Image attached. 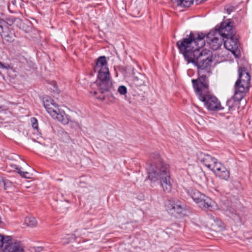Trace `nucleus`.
<instances>
[{"mask_svg":"<svg viewBox=\"0 0 252 252\" xmlns=\"http://www.w3.org/2000/svg\"><path fill=\"white\" fill-rule=\"evenodd\" d=\"M147 172L148 178L152 182L160 181V186L164 192L168 193L171 191L169 166L163 162L158 153H154L151 155Z\"/></svg>","mask_w":252,"mask_h":252,"instance_id":"f257e3e1","label":"nucleus"},{"mask_svg":"<svg viewBox=\"0 0 252 252\" xmlns=\"http://www.w3.org/2000/svg\"><path fill=\"white\" fill-rule=\"evenodd\" d=\"M94 70L98 73V80L94 82L91 86L92 88L97 87V89L90 93L96 95L99 94H104L105 92L113 91L114 88L112 81L110 77L106 58L105 56H101L97 59Z\"/></svg>","mask_w":252,"mask_h":252,"instance_id":"f03ea898","label":"nucleus"},{"mask_svg":"<svg viewBox=\"0 0 252 252\" xmlns=\"http://www.w3.org/2000/svg\"><path fill=\"white\" fill-rule=\"evenodd\" d=\"M192 83L198 99L204 102L208 110L219 111L223 109L218 98L210 94L208 82L197 83V80H192Z\"/></svg>","mask_w":252,"mask_h":252,"instance_id":"7ed1b4c3","label":"nucleus"},{"mask_svg":"<svg viewBox=\"0 0 252 252\" xmlns=\"http://www.w3.org/2000/svg\"><path fill=\"white\" fill-rule=\"evenodd\" d=\"M204 37L205 35L203 33L196 35L190 32L188 37L184 38L177 42L180 53L183 54L186 61L192 56L195 47H203L205 45Z\"/></svg>","mask_w":252,"mask_h":252,"instance_id":"20e7f679","label":"nucleus"},{"mask_svg":"<svg viewBox=\"0 0 252 252\" xmlns=\"http://www.w3.org/2000/svg\"><path fill=\"white\" fill-rule=\"evenodd\" d=\"M239 77L235 84L234 99L240 101L245 96L250 87L251 76L244 67L238 69Z\"/></svg>","mask_w":252,"mask_h":252,"instance_id":"39448f33","label":"nucleus"},{"mask_svg":"<svg viewBox=\"0 0 252 252\" xmlns=\"http://www.w3.org/2000/svg\"><path fill=\"white\" fill-rule=\"evenodd\" d=\"M42 102L47 112L54 118L64 125L67 124L69 120L64 112L59 108V105L49 96L43 97Z\"/></svg>","mask_w":252,"mask_h":252,"instance_id":"423d86ee","label":"nucleus"},{"mask_svg":"<svg viewBox=\"0 0 252 252\" xmlns=\"http://www.w3.org/2000/svg\"><path fill=\"white\" fill-rule=\"evenodd\" d=\"M212 62V59H208L192 63L197 66L198 78L196 79L197 83L208 82L207 78L211 73L210 66Z\"/></svg>","mask_w":252,"mask_h":252,"instance_id":"0eeeda50","label":"nucleus"},{"mask_svg":"<svg viewBox=\"0 0 252 252\" xmlns=\"http://www.w3.org/2000/svg\"><path fill=\"white\" fill-rule=\"evenodd\" d=\"M202 47H195V51L192 53V56L187 61L188 63H196L197 61L212 59L213 54L212 52L207 49H201Z\"/></svg>","mask_w":252,"mask_h":252,"instance_id":"6e6552de","label":"nucleus"},{"mask_svg":"<svg viewBox=\"0 0 252 252\" xmlns=\"http://www.w3.org/2000/svg\"><path fill=\"white\" fill-rule=\"evenodd\" d=\"M206 38L210 48L214 50H218L224 41V39L220 37V34L213 31H210L208 33Z\"/></svg>","mask_w":252,"mask_h":252,"instance_id":"1a4fd4ad","label":"nucleus"},{"mask_svg":"<svg viewBox=\"0 0 252 252\" xmlns=\"http://www.w3.org/2000/svg\"><path fill=\"white\" fill-rule=\"evenodd\" d=\"M215 31L219 33L220 37L225 38L235 36L232 26L230 22L226 21L222 22L219 29Z\"/></svg>","mask_w":252,"mask_h":252,"instance_id":"9d476101","label":"nucleus"},{"mask_svg":"<svg viewBox=\"0 0 252 252\" xmlns=\"http://www.w3.org/2000/svg\"><path fill=\"white\" fill-rule=\"evenodd\" d=\"M219 178L227 180L230 176L229 171L218 160L211 169Z\"/></svg>","mask_w":252,"mask_h":252,"instance_id":"9b49d317","label":"nucleus"},{"mask_svg":"<svg viewBox=\"0 0 252 252\" xmlns=\"http://www.w3.org/2000/svg\"><path fill=\"white\" fill-rule=\"evenodd\" d=\"M197 159L200 162L210 170L218 160L211 155L203 152H200L197 154Z\"/></svg>","mask_w":252,"mask_h":252,"instance_id":"f8f14e48","label":"nucleus"},{"mask_svg":"<svg viewBox=\"0 0 252 252\" xmlns=\"http://www.w3.org/2000/svg\"><path fill=\"white\" fill-rule=\"evenodd\" d=\"M223 43L225 48L235 55L239 47L238 38L235 36L228 37L225 40H224Z\"/></svg>","mask_w":252,"mask_h":252,"instance_id":"ddd939ff","label":"nucleus"},{"mask_svg":"<svg viewBox=\"0 0 252 252\" xmlns=\"http://www.w3.org/2000/svg\"><path fill=\"white\" fill-rule=\"evenodd\" d=\"M167 206L172 213L181 214L185 210L184 204L179 200H170Z\"/></svg>","mask_w":252,"mask_h":252,"instance_id":"4468645a","label":"nucleus"},{"mask_svg":"<svg viewBox=\"0 0 252 252\" xmlns=\"http://www.w3.org/2000/svg\"><path fill=\"white\" fill-rule=\"evenodd\" d=\"M198 207L202 209H210L212 210L214 202L212 200L203 194L202 196L196 202Z\"/></svg>","mask_w":252,"mask_h":252,"instance_id":"2eb2a0df","label":"nucleus"},{"mask_svg":"<svg viewBox=\"0 0 252 252\" xmlns=\"http://www.w3.org/2000/svg\"><path fill=\"white\" fill-rule=\"evenodd\" d=\"M1 252H24V247L20 242H11Z\"/></svg>","mask_w":252,"mask_h":252,"instance_id":"dca6fc26","label":"nucleus"},{"mask_svg":"<svg viewBox=\"0 0 252 252\" xmlns=\"http://www.w3.org/2000/svg\"><path fill=\"white\" fill-rule=\"evenodd\" d=\"M112 92V91L105 92L104 94H100L98 96H96V98L106 103H113L115 98L113 95Z\"/></svg>","mask_w":252,"mask_h":252,"instance_id":"f3484780","label":"nucleus"},{"mask_svg":"<svg viewBox=\"0 0 252 252\" xmlns=\"http://www.w3.org/2000/svg\"><path fill=\"white\" fill-rule=\"evenodd\" d=\"M187 192L196 203L201 198L203 194L198 190L192 188L187 189Z\"/></svg>","mask_w":252,"mask_h":252,"instance_id":"a211bd4d","label":"nucleus"},{"mask_svg":"<svg viewBox=\"0 0 252 252\" xmlns=\"http://www.w3.org/2000/svg\"><path fill=\"white\" fill-rule=\"evenodd\" d=\"M146 77L142 74L139 73L132 77V84L136 86H141L145 84Z\"/></svg>","mask_w":252,"mask_h":252,"instance_id":"6ab92c4d","label":"nucleus"},{"mask_svg":"<svg viewBox=\"0 0 252 252\" xmlns=\"http://www.w3.org/2000/svg\"><path fill=\"white\" fill-rule=\"evenodd\" d=\"M11 242L10 236L0 234V249L6 247Z\"/></svg>","mask_w":252,"mask_h":252,"instance_id":"aec40b11","label":"nucleus"},{"mask_svg":"<svg viewBox=\"0 0 252 252\" xmlns=\"http://www.w3.org/2000/svg\"><path fill=\"white\" fill-rule=\"evenodd\" d=\"M25 223L30 227H35L37 224L36 219L32 216L27 217L25 219Z\"/></svg>","mask_w":252,"mask_h":252,"instance_id":"412c9836","label":"nucleus"},{"mask_svg":"<svg viewBox=\"0 0 252 252\" xmlns=\"http://www.w3.org/2000/svg\"><path fill=\"white\" fill-rule=\"evenodd\" d=\"M74 240L75 236L74 235L67 234L62 238L61 242L63 245H66Z\"/></svg>","mask_w":252,"mask_h":252,"instance_id":"4be33fe9","label":"nucleus"},{"mask_svg":"<svg viewBox=\"0 0 252 252\" xmlns=\"http://www.w3.org/2000/svg\"><path fill=\"white\" fill-rule=\"evenodd\" d=\"M13 167L17 170V172L21 176L26 178H30L31 174L28 171H23L21 170V168H19L17 165H14Z\"/></svg>","mask_w":252,"mask_h":252,"instance_id":"5701e85b","label":"nucleus"},{"mask_svg":"<svg viewBox=\"0 0 252 252\" xmlns=\"http://www.w3.org/2000/svg\"><path fill=\"white\" fill-rule=\"evenodd\" d=\"M178 4L184 7H189L193 3V0H177Z\"/></svg>","mask_w":252,"mask_h":252,"instance_id":"b1692460","label":"nucleus"},{"mask_svg":"<svg viewBox=\"0 0 252 252\" xmlns=\"http://www.w3.org/2000/svg\"><path fill=\"white\" fill-rule=\"evenodd\" d=\"M238 101L234 99V97L233 98H231L228 99L226 102V105L228 107V110L230 111L232 109L233 106H234L235 102Z\"/></svg>","mask_w":252,"mask_h":252,"instance_id":"393cba45","label":"nucleus"},{"mask_svg":"<svg viewBox=\"0 0 252 252\" xmlns=\"http://www.w3.org/2000/svg\"><path fill=\"white\" fill-rule=\"evenodd\" d=\"M118 92L121 95H126L127 93V88L124 85L120 86L118 89Z\"/></svg>","mask_w":252,"mask_h":252,"instance_id":"a878e982","label":"nucleus"},{"mask_svg":"<svg viewBox=\"0 0 252 252\" xmlns=\"http://www.w3.org/2000/svg\"><path fill=\"white\" fill-rule=\"evenodd\" d=\"M229 217L236 222H239L240 221V217L236 213H231Z\"/></svg>","mask_w":252,"mask_h":252,"instance_id":"bb28decb","label":"nucleus"},{"mask_svg":"<svg viewBox=\"0 0 252 252\" xmlns=\"http://www.w3.org/2000/svg\"><path fill=\"white\" fill-rule=\"evenodd\" d=\"M31 122L32 123V126L34 129L38 128V123L37 120L34 117H32L31 119Z\"/></svg>","mask_w":252,"mask_h":252,"instance_id":"cd10ccee","label":"nucleus"},{"mask_svg":"<svg viewBox=\"0 0 252 252\" xmlns=\"http://www.w3.org/2000/svg\"><path fill=\"white\" fill-rule=\"evenodd\" d=\"M214 221L216 224L218 225L219 227L220 228L223 227V224L222 223L221 221H220L218 219L215 220Z\"/></svg>","mask_w":252,"mask_h":252,"instance_id":"c85d7f7f","label":"nucleus"},{"mask_svg":"<svg viewBox=\"0 0 252 252\" xmlns=\"http://www.w3.org/2000/svg\"><path fill=\"white\" fill-rule=\"evenodd\" d=\"M0 68L1 69H9L10 68V65L8 64L5 65L3 64L1 62H0Z\"/></svg>","mask_w":252,"mask_h":252,"instance_id":"c756f323","label":"nucleus"},{"mask_svg":"<svg viewBox=\"0 0 252 252\" xmlns=\"http://www.w3.org/2000/svg\"><path fill=\"white\" fill-rule=\"evenodd\" d=\"M53 91L57 92L58 94L59 93V89L57 88V85L55 83H54L53 84Z\"/></svg>","mask_w":252,"mask_h":252,"instance_id":"7c9ffc66","label":"nucleus"},{"mask_svg":"<svg viewBox=\"0 0 252 252\" xmlns=\"http://www.w3.org/2000/svg\"><path fill=\"white\" fill-rule=\"evenodd\" d=\"M1 107H0V109H1Z\"/></svg>","mask_w":252,"mask_h":252,"instance_id":"2f4dec72","label":"nucleus"}]
</instances>
